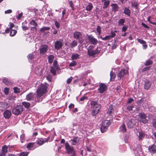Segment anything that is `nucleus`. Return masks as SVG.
I'll list each match as a JSON object with an SVG mask.
<instances>
[{
    "label": "nucleus",
    "instance_id": "58",
    "mask_svg": "<svg viewBox=\"0 0 156 156\" xmlns=\"http://www.w3.org/2000/svg\"><path fill=\"white\" fill-rule=\"evenodd\" d=\"M128 28V27L127 26H123L122 28V32H125L127 29Z\"/></svg>",
    "mask_w": 156,
    "mask_h": 156
},
{
    "label": "nucleus",
    "instance_id": "54",
    "mask_svg": "<svg viewBox=\"0 0 156 156\" xmlns=\"http://www.w3.org/2000/svg\"><path fill=\"white\" fill-rule=\"evenodd\" d=\"M46 79L49 81L51 82V80L52 76L50 75H48L46 76Z\"/></svg>",
    "mask_w": 156,
    "mask_h": 156
},
{
    "label": "nucleus",
    "instance_id": "64",
    "mask_svg": "<svg viewBox=\"0 0 156 156\" xmlns=\"http://www.w3.org/2000/svg\"><path fill=\"white\" fill-rule=\"evenodd\" d=\"M152 122L153 126L156 128V120H153Z\"/></svg>",
    "mask_w": 156,
    "mask_h": 156
},
{
    "label": "nucleus",
    "instance_id": "7",
    "mask_svg": "<svg viewBox=\"0 0 156 156\" xmlns=\"http://www.w3.org/2000/svg\"><path fill=\"white\" fill-rule=\"evenodd\" d=\"M73 38L77 40H78L79 42L82 44L83 42L84 39L82 38L83 35L80 32L76 31L73 34Z\"/></svg>",
    "mask_w": 156,
    "mask_h": 156
},
{
    "label": "nucleus",
    "instance_id": "5",
    "mask_svg": "<svg viewBox=\"0 0 156 156\" xmlns=\"http://www.w3.org/2000/svg\"><path fill=\"white\" fill-rule=\"evenodd\" d=\"M91 107L92 108L91 114L93 116L98 114V103L96 101H92L91 102Z\"/></svg>",
    "mask_w": 156,
    "mask_h": 156
},
{
    "label": "nucleus",
    "instance_id": "56",
    "mask_svg": "<svg viewBox=\"0 0 156 156\" xmlns=\"http://www.w3.org/2000/svg\"><path fill=\"white\" fill-rule=\"evenodd\" d=\"M73 79V78L72 76H71L70 78H69L67 80V83L68 84H69L72 80Z\"/></svg>",
    "mask_w": 156,
    "mask_h": 156
},
{
    "label": "nucleus",
    "instance_id": "60",
    "mask_svg": "<svg viewBox=\"0 0 156 156\" xmlns=\"http://www.w3.org/2000/svg\"><path fill=\"white\" fill-rule=\"evenodd\" d=\"M141 25L143 27H145V28H147V29H149L150 28V27L147 26V25H146V24H145L144 23H141Z\"/></svg>",
    "mask_w": 156,
    "mask_h": 156
},
{
    "label": "nucleus",
    "instance_id": "62",
    "mask_svg": "<svg viewBox=\"0 0 156 156\" xmlns=\"http://www.w3.org/2000/svg\"><path fill=\"white\" fill-rule=\"evenodd\" d=\"M23 14V13L21 12L20 14H19L18 16H16V18L18 20L20 19L22 16Z\"/></svg>",
    "mask_w": 156,
    "mask_h": 156
},
{
    "label": "nucleus",
    "instance_id": "46",
    "mask_svg": "<svg viewBox=\"0 0 156 156\" xmlns=\"http://www.w3.org/2000/svg\"><path fill=\"white\" fill-rule=\"evenodd\" d=\"M92 8V6L90 4H89L86 7V9L87 11H90L91 10Z\"/></svg>",
    "mask_w": 156,
    "mask_h": 156
},
{
    "label": "nucleus",
    "instance_id": "53",
    "mask_svg": "<svg viewBox=\"0 0 156 156\" xmlns=\"http://www.w3.org/2000/svg\"><path fill=\"white\" fill-rule=\"evenodd\" d=\"M134 107V106L133 105H131L128 106L127 107V109L129 111L132 110V108Z\"/></svg>",
    "mask_w": 156,
    "mask_h": 156
},
{
    "label": "nucleus",
    "instance_id": "35",
    "mask_svg": "<svg viewBox=\"0 0 156 156\" xmlns=\"http://www.w3.org/2000/svg\"><path fill=\"white\" fill-rule=\"evenodd\" d=\"M124 13L129 16L130 15V10L127 8H126L124 9Z\"/></svg>",
    "mask_w": 156,
    "mask_h": 156
},
{
    "label": "nucleus",
    "instance_id": "23",
    "mask_svg": "<svg viewBox=\"0 0 156 156\" xmlns=\"http://www.w3.org/2000/svg\"><path fill=\"white\" fill-rule=\"evenodd\" d=\"M151 85V83L149 80H146L144 84V88L145 89H148L150 87Z\"/></svg>",
    "mask_w": 156,
    "mask_h": 156
},
{
    "label": "nucleus",
    "instance_id": "32",
    "mask_svg": "<svg viewBox=\"0 0 156 156\" xmlns=\"http://www.w3.org/2000/svg\"><path fill=\"white\" fill-rule=\"evenodd\" d=\"M139 133L138 138L139 140H142L144 138L145 136V134L142 131L139 132Z\"/></svg>",
    "mask_w": 156,
    "mask_h": 156
},
{
    "label": "nucleus",
    "instance_id": "37",
    "mask_svg": "<svg viewBox=\"0 0 156 156\" xmlns=\"http://www.w3.org/2000/svg\"><path fill=\"white\" fill-rule=\"evenodd\" d=\"M139 5L138 3L136 2L132 1L131 2V6L137 9Z\"/></svg>",
    "mask_w": 156,
    "mask_h": 156
},
{
    "label": "nucleus",
    "instance_id": "6",
    "mask_svg": "<svg viewBox=\"0 0 156 156\" xmlns=\"http://www.w3.org/2000/svg\"><path fill=\"white\" fill-rule=\"evenodd\" d=\"M101 126V130L102 133H104L107 130L108 127L111 125V122L107 120L102 121Z\"/></svg>",
    "mask_w": 156,
    "mask_h": 156
},
{
    "label": "nucleus",
    "instance_id": "22",
    "mask_svg": "<svg viewBox=\"0 0 156 156\" xmlns=\"http://www.w3.org/2000/svg\"><path fill=\"white\" fill-rule=\"evenodd\" d=\"M50 137H48V138L46 140V139H38L37 140V143L38 144L40 145H42L44 144V143L45 142H48V139H50Z\"/></svg>",
    "mask_w": 156,
    "mask_h": 156
},
{
    "label": "nucleus",
    "instance_id": "28",
    "mask_svg": "<svg viewBox=\"0 0 156 156\" xmlns=\"http://www.w3.org/2000/svg\"><path fill=\"white\" fill-rule=\"evenodd\" d=\"M31 25L34 26L31 28L32 30V29H36V27L37 26V24L35 21L33 20H32L29 23Z\"/></svg>",
    "mask_w": 156,
    "mask_h": 156
},
{
    "label": "nucleus",
    "instance_id": "3",
    "mask_svg": "<svg viewBox=\"0 0 156 156\" xmlns=\"http://www.w3.org/2000/svg\"><path fill=\"white\" fill-rule=\"evenodd\" d=\"M114 70H115V73L119 78V79L120 80L127 73V71L124 69H120L119 68H116Z\"/></svg>",
    "mask_w": 156,
    "mask_h": 156
},
{
    "label": "nucleus",
    "instance_id": "4",
    "mask_svg": "<svg viewBox=\"0 0 156 156\" xmlns=\"http://www.w3.org/2000/svg\"><path fill=\"white\" fill-rule=\"evenodd\" d=\"M23 111L22 105H20L14 107L12 110V113L15 115H19L21 114Z\"/></svg>",
    "mask_w": 156,
    "mask_h": 156
},
{
    "label": "nucleus",
    "instance_id": "43",
    "mask_svg": "<svg viewBox=\"0 0 156 156\" xmlns=\"http://www.w3.org/2000/svg\"><path fill=\"white\" fill-rule=\"evenodd\" d=\"M50 29L49 27H42L40 29V31L41 32H44L45 30H49Z\"/></svg>",
    "mask_w": 156,
    "mask_h": 156
},
{
    "label": "nucleus",
    "instance_id": "45",
    "mask_svg": "<svg viewBox=\"0 0 156 156\" xmlns=\"http://www.w3.org/2000/svg\"><path fill=\"white\" fill-rule=\"evenodd\" d=\"M70 6L71 8L73 10H74L75 9L74 7V5L73 4V2L72 1H70L69 2Z\"/></svg>",
    "mask_w": 156,
    "mask_h": 156
},
{
    "label": "nucleus",
    "instance_id": "25",
    "mask_svg": "<svg viewBox=\"0 0 156 156\" xmlns=\"http://www.w3.org/2000/svg\"><path fill=\"white\" fill-rule=\"evenodd\" d=\"M112 10L114 12H116L118 10L119 7L118 5L115 4H112L111 5Z\"/></svg>",
    "mask_w": 156,
    "mask_h": 156
},
{
    "label": "nucleus",
    "instance_id": "11",
    "mask_svg": "<svg viewBox=\"0 0 156 156\" xmlns=\"http://www.w3.org/2000/svg\"><path fill=\"white\" fill-rule=\"evenodd\" d=\"M136 119H129L127 122V125L128 127L129 128H132L136 124Z\"/></svg>",
    "mask_w": 156,
    "mask_h": 156
},
{
    "label": "nucleus",
    "instance_id": "10",
    "mask_svg": "<svg viewBox=\"0 0 156 156\" xmlns=\"http://www.w3.org/2000/svg\"><path fill=\"white\" fill-rule=\"evenodd\" d=\"M63 45V40L61 39L56 41L55 43V48L57 50L61 49Z\"/></svg>",
    "mask_w": 156,
    "mask_h": 156
},
{
    "label": "nucleus",
    "instance_id": "44",
    "mask_svg": "<svg viewBox=\"0 0 156 156\" xmlns=\"http://www.w3.org/2000/svg\"><path fill=\"white\" fill-rule=\"evenodd\" d=\"M54 23L55 25L56 26L57 29H58L60 26V23L58 22L56 20H54Z\"/></svg>",
    "mask_w": 156,
    "mask_h": 156
},
{
    "label": "nucleus",
    "instance_id": "12",
    "mask_svg": "<svg viewBox=\"0 0 156 156\" xmlns=\"http://www.w3.org/2000/svg\"><path fill=\"white\" fill-rule=\"evenodd\" d=\"M100 84L99 87L98 88V92L102 93L107 90V87L103 83H100Z\"/></svg>",
    "mask_w": 156,
    "mask_h": 156
},
{
    "label": "nucleus",
    "instance_id": "63",
    "mask_svg": "<svg viewBox=\"0 0 156 156\" xmlns=\"http://www.w3.org/2000/svg\"><path fill=\"white\" fill-rule=\"evenodd\" d=\"M133 101V98H130L128 99L127 101V103L129 104L131 103Z\"/></svg>",
    "mask_w": 156,
    "mask_h": 156
},
{
    "label": "nucleus",
    "instance_id": "26",
    "mask_svg": "<svg viewBox=\"0 0 156 156\" xmlns=\"http://www.w3.org/2000/svg\"><path fill=\"white\" fill-rule=\"evenodd\" d=\"M113 72V70L111 71L110 72V80L111 81H113L115 77V70Z\"/></svg>",
    "mask_w": 156,
    "mask_h": 156
},
{
    "label": "nucleus",
    "instance_id": "47",
    "mask_svg": "<svg viewBox=\"0 0 156 156\" xmlns=\"http://www.w3.org/2000/svg\"><path fill=\"white\" fill-rule=\"evenodd\" d=\"M76 62L74 61H72L69 64V66L72 67L76 65Z\"/></svg>",
    "mask_w": 156,
    "mask_h": 156
},
{
    "label": "nucleus",
    "instance_id": "2",
    "mask_svg": "<svg viewBox=\"0 0 156 156\" xmlns=\"http://www.w3.org/2000/svg\"><path fill=\"white\" fill-rule=\"evenodd\" d=\"M14 25L12 23L10 22L8 25L9 27L7 28L5 30V32H4L2 33L0 32V33L2 34H4L5 33H8L10 30L9 34L10 36L12 37L14 36L17 32L16 30H15L12 29L14 27Z\"/></svg>",
    "mask_w": 156,
    "mask_h": 156
},
{
    "label": "nucleus",
    "instance_id": "15",
    "mask_svg": "<svg viewBox=\"0 0 156 156\" xmlns=\"http://www.w3.org/2000/svg\"><path fill=\"white\" fill-rule=\"evenodd\" d=\"M10 104L6 102H0V110L3 111L9 107Z\"/></svg>",
    "mask_w": 156,
    "mask_h": 156
},
{
    "label": "nucleus",
    "instance_id": "48",
    "mask_svg": "<svg viewBox=\"0 0 156 156\" xmlns=\"http://www.w3.org/2000/svg\"><path fill=\"white\" fill-rule=\"evenodd\" d=\"M28 152H22L20 154L19 156H27L28 155Z\"/></svg>",
    "mask_w": 156,
    "mask_h": 156
},
{
    "label": "nucleus",
    "instance_id": "34",
    "mask_svg": "<svg viewBox=\"0 0 156 156\" xmlns=\"http://www.w3.org/2000/svg\"><path fill=\"white\" fill-rule=\"evenodd\" d=\"M8 147L6 145H4L2 149V153L6 154L7 152Z\"/></svg>",
    "mask_w": 156,
    "mask_h": 156
},
{
    "label": "nucleus",
    "instance_id": "14",
    "mask_svg": "<svg viewBox=\"0 0 156 156\" xmlns=\"http://www.w3.org/2000/svg\"><path fill=\"white\" fill-rule=\"evenodd\" d=\"M26 99L28 101H36L35 95L33 93H30L27 95Z\"/></svg>",
    "mask_w": 156,
    "mask_h": 156
},
{
    "label": "nucleus",
    "instance_id": "18",
    "mask_svg": "<svg viewBox=\"0 0 156 156\" xmlns=\"http://www.w3.org/2000/svg\"><path fill=\"white\" fill-rule=\"evenodd\" d=\"M4 117L5 119H8L11 116L12 113L9 110H6L4 112Z\"/></svg>",
    "mask_w": 156,
    "mask_h": 156
},
{
    "label": "nucleus",
    "instance_id": "50",
    "mask_svg": "<svg viewBox=\"0 0 156 156\" xmlns=\"http://www.w3.org/2000/svg\"><path fill=\"white\" fill-rule=\"evenodd\" d=\"M13 90L14 92L16 93H20V89L17 87H14L13 88Z\"/></svg>",
    "mask_w": 156,
    "mask_h": 156
},
{
    "label": "nucleus",
    "instance_id": "30",
    "mask_svg": "<svg viewBox=\"0 0 156 156\" xmlns=\"http://www.w3.org/2000/svg\"><path fill=\"white\" fill-rule=\"evenodd\" d=\"M102 2L104 3L103 8H106L109 5V2L108 0H102Z\"/></svg>",
    "mask_w": 156,
    "mask_h": 156
},
{
    "label": "nucleus",
    "instance_id": "49",
    "mask_svg": "<svg viewBox=\"0 0 156 156\" xmlns=\"http://www.w3.org/2000/svg\"><path fill=\"white\" fill-rule=\"evenodd\" d=\"M9 89L8 88H5L4 90V92L5 95H7L9 93Z\"/></svg>",
    "mask_w": 156,
    "mask_h": 156
},
{
    "label": "nucleus",
    "instance_id": "61",
    "mask_svg": "<svg viewBox=\"0 0 156 156\" xmlns=\"http://www.w3.org/2000/svg\"><path fill=\"white\" fill-rule=\"evenodd\" d=\"M69 154V156H75L76 154L75 151L71 152L70 154Z\"/></svg>",
    "mask_w": 156,
    "mask_h": 156
},
{
    "label": "nucleus",
    "instance_id": "57",
    "mask_svg": "<svg viewBox=\"0 0 156 156\" xmlns=\"http://www.w3.org/2000/svg\"><path fill=\"white\" fill-rule=\"evenodd\" d=\"M150 69V66H148L146 67H145L143 69L142 71L143 72L147 70H149Z\"/></svg>",
    "mask_w": 156,
    "mask_h": 156
},
{
    "label": "nucleus",
    "instance_id": "21",
    "mask_svg": "<svg viewBox=\"0 0 156 156\" xmlns=\"http://www.w3.org/2000/svg\"><path fill=\"white\" fill-rule=\"evenodd\" d=\"M79 141V138L78 137H75L73 138V139L70 140L69 142L72 145H75L77 144Z\"/></svg>",
    "mask_w": 156,
    "mask_h": 156
},
{
    "label": "nucleus",
    "instance_id": "51",
    "mask_svg": "<svg viewBox=\"0 0 156 156\" xmlns=\"http://www.w3.org/2000/svg\"><path fill=\"white\" fill-rule=\"evenodd\" d=\"M27 57L29 60H31L34 57V55L33 53L30 54L28 55Z\"/></svg>",
    "mask_w": 156,
    "mask_h": 156
},
{
    "label": "nucleus",
    "instance_id": "59",
    "mask_svg": "<svg viewBox=\"0 0 156 156\" xmlns=\"http://www.w3.org/2000/svg\"><path fill=\"white\" fill-rule=\"evenodd\" d=\"M111 37L110 35L106 36L105 37L102 38V40H105L110 39Z\"/></svg>",
    "mask_w": 156,
    "mask_h": 156
},
{
    "label": "nucleus",
    "instance_id": "31",
    "mask_svg": "<svg viewBox=\"0 0 156 156\" xmlns=\"http://www.w3.org/2000/svg\"><path fill=\"white\" fill-rule=\"evenodd\" d=\"M77 41L74 40L69 45L71 48H73L76 46L77 45Z\"/></svg>",
    "mask_w": 156,
    "mask_h": 156
},
{
    "label": "nucleus",
    "instance_id": "20",
    "mask_svg": "<svg viewBox=\"0 0 156 156\" xmlns=\"http://www.w3.org/2000/svg\"><path fill=\"white\" fill-rule=\"evenodd\" d=\"M148 150L152 154L156 153V146L154 145L149 146L148 147Z\"/></svg>",
    "mask_w": 156,
    "mask_h": 156
},
{
    "label": "nucleus",
    "instance_id": "17",
    "mask_svg": "<svg viewBox=\"0 0 156 156\" xmlns=\"http://www.w3.org/2000/svg\"><path fill=\"white\" fill-rule=\"evenodd\" d=\"M65 148L67 151V153L70 154L74 150L72 147H70L68 143L66 142L65 144Z\"/></svg>",
    "mask_w": 156,
    "mask_h": 156
},
{
    "label": "nucleus",
    "instance_id": "33",
    "mask_svg": "<svg viewBox=\"0 0 156 156\" xmlns=\"http://www.w3.org/2000/svg\"><path fill=\"white\" fill-rule=\"evenodd\" d=\"M35 144L34 143H30L28 144L27 146V147L29 150L34 149V146Z\"/></svg>",
    "mask_w": 156,
    "mask_h": 156
},
{
    "label": "nucleus",
    "instance_id": "52",
    "mask_svg": "<svg viewBox=\"0 0 156 156\" xmlns=\"http://www.w3.org/2000/svg\"><path fill=\"white\" fill-rule=\"evenodd\" d=\"M50 72L53 75L55 74L56 73V71H55V69L53 67H51V68L50 69Z\"/></svg>",
    "mask_w": 156,
    "mask_h": 156
},
{
    "label": "nucleus",
    "instance_id": "8",
    "mask_svg": "<svg viewBox=\"0 0 156 156\" xmlns=\"http://www.w3.org/2000/svg\"><path fill=\"white\" fill-rule=\"evenodd\" d=\"M138 120L140 122L145 124L148 122V120L146 118L147 115L144 113H141L138 115Z\"/></svg>",
    "mask_w": 156,
    "mask_h": 156
},
{
    "label": "nucleus",
    "instance_id": "16",
    "mask_svg": "<svg viewBox=\"0 0 156 156\" xmlns=\"http://www.w3.org/2000/svg\"><path fill=\"white\" fill-rule=\"evenodd\" d=\"M48 50V47L46 45H41L40 48V53L42 55L45 54Z\"/></svg>",
    "mask_w": 156,
    "mask_h": 156
},
{
    "label": "nucleus",
    "instance_id": "42",
    "mask_svg": "<svg viewBox=\"0 0 156 156\" xmlns=\"http://www.w3.org/2000/svg\"><path fill=\"white\" fill-rule=\"evenodd\" d=\"M22 104L27 108H29L30 107V104L29 103L25 101L22 102Z\"/></svg>",
    "mask_w": 156,
    "mask_h": 156
},
{
    "label": "nucleus",
    "instance_id": "29",
    "mask_svg": "<svg viewBox=\"0 0 156 156\" xmlns=\"http://www.w3.org/2000/svg\"><path fill=\"white\" fill-rule=\"evenodd\" d=\"M80 57V55L77 53L73 54L72 55L71 57L72 60H76Z\"/></svg>",
    "mask_w": 156,
    "mask_h": 156
},
{
    "label": "nucleus",
    "instance_id": "38",
    "mask_svg": "<svg viewBox=\"0 0 156 156\" xmlns=\"http://www.w3.org/2000/svg\"><path fill=\"white\" fill-rule=\"evenodd\" d=\"M120 130L122 132H126V127L125 125L124 124H122L120 127Z\"/></svg>",
    "mask_w": 156,
    "mask_h": 156
},
{
    "label": "nucleus",
    "instance_id": "36",
    "mask_svg": "<svg viewBox=\"0 0 156 156\" xmlns=\"http://www.w3.org/2000/svg\"><path fill=\"white\" fill-rule=\"evenodd\" d=\"M125 22V20L123 19H120L118 22V26H123Z\"/></svg>",
    "mask_w": 156,
    "mask_h": 156
},
{
    "label": "nucleus",
    "instance_id": "1",
    "mask_svg": "<svg viewBox=\"0 0 156 156\" xmlns=\"http://www.w3.org/2000/svg\"><path fill=\"white\" fill-rule=\"evenodd\" d=\"M48 85L45 83L41 84L37 90V98L41 97L47 91Z\"/></svg>",
    "mask_w": 156,
    "mask_h": 156
},
{
    "label": "nucleus",
    "instance_id": "41",
    "mask_svg": "<svg viewBox=\"0 0 156 156\" xmlns=\"http://www.w3.org/2000/svg\"><path fill=\"white\" fill-rule=\"evenodd\" d=\"M53 66L57 70H59L60 68L57 64V62L56 61H54L53 63Z\"/></svg>",
    "mask_w": 156,
    "mask_h": 156
},
{
    "label": "nucleus",
    "instance_id": "13",
    "mask_svg": "<svg viewBox=\"0 0 156 156\" xmlns=\"http://www.w3.org/2000/svg\"><path fill=\"white\" fill-rule=\"evenodd\" d=\"M43 67L41 66H38L35 69V72L36 74L39 75H41L43 73Z\"/></svg>",
    "mask_w": 156,
    "mask_h": 156
},
{
    "label": "nucleus",
    "instance_id": "55",
    "mask_svg": "<svg viewBox=\"0 0 156 156\" xmlns=\"http://www.w3.org/2000/svg\"><path fill=\"white\" fill-rule=\"evenodd\" d=\"M137 40L139 43L142 44H145L146 43L145 41L140 39H138Z\"/></svg>",
    "mask_w": 156,
    "mask_h": 156
},
{
    "label": "nucleus",
    "instance_id": "39",
    "mask_svg": "<svg viewBox=\"0 0 156 156\" xmlns=\"http://www.w3.org/2000/svg\"><path fill=\"white\" fill-rule=\"evenodd\" d=\"M153 61L151 59H148L144 63V65L145 66H148L152 65L153 63Z\"/></svg>",
    "mask_w": 156,
    "mask_h": 156
},
{
    "label": "nucleus",
    "instance_id": "19",
    "mask_svg": "<svg viewBox=\"0 0 156 156\" xmlns=\"http://www.w3.org/2000/svg\"><path fill=\"white\" fill-rule=\"evenodd\" d=\"M87 39L88 41L93 44H96L97 43V40L93 36H88Z\"/></svg>",
    "mask_w": 156,
    "mask_h": 156
},
{
    "label": "nucleus",
    "instance_id": "40",
    "mask_svg": "<svg viewBox=\"0 0 156 156\" xmlns=\"http://www.w3.org/2000/svg\"><path fill=\"white\" fill-rule=\"evenodd\" d=\"M54 58V57L52 55H50L48 56V62L50 64H51L53 61Z\"/></svg>",
    "mask_w": 156,
    "mask_h": 156
},
{
    "label": "nucleus",
    "instance_id": "9",
    "mask_svg": "<svg viewBox=\"0 0 156 156\" xmlns=\"http://www.w3.org/2000/svg\"><path fill=\"white\" fill-rule=\"evenodd\" d=\"M98 53L97 50H94V47L90 46L87 48V53L90 56H94Z\"/></svg>",
    "mask_w": 156,
    "mask_h": 156
},
{
    "label": "nucleus",
    "instance_id": "24",
    "mask_svg": "<svg viewBox=\"0 0 156 156\" xmlns=\"http://www.w3.org/2000/svg\"><path fill=\"white\" fill-rule=\"evenodd\" d=\"M113 106L112 105H110L109 107L108 108V111L107 112V113L109 115L111 114L112 113H113L114 111V109L113 108Z\"/></svg>",
    "mask_w": 156,
    "mask_h": 156
},
{
    "label": "nucleus",
    "instance_id": "27",
    "mask_svg": "<svg viewBox=\"0 0 156 156\" xmlns=\"http://www.w3.org/2000/svg\"><path fill=\"white\" fill-rule=\"evenodd\" d=\"M3 82L7 85H10L12 84V83L10 81L6 78H5L3 80Z\"/></svg>",
    "mask_w": 156,
    "mask_h": 156
}]
</instances>
